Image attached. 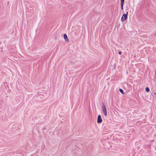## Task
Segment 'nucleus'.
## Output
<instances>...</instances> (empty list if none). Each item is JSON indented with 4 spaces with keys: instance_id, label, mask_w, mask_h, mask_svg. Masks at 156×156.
I'll return each mask as SVG.
<instances>
[{
    "instance_id": "nucleus-1",
    "label": "nucleus",
    "mask_w": 156,
    "mask_h": 156,
    "mask_svg": "<svg viewBox=\"0 0 156 156\" xmlns=\"http://www.w3.org/2000/svg\"><path fill=\"white\" fill-rule=\"evenodd\" d=\"M128 13V12H127L126 14H124L123 15L121 18V21H124L127 19V17Z\"/></svg>"
},
{
    "instance_id": "nucleus-2",
    "label": "nucleus",
    "mask_w": 156,
    "mask_h": 156,
    "mask_svg": "<svg viewBox=\"0 0 156 156\" xmlns=\"http://www.w3.org/2000/svg\"><path fill=\"white\" fill-rule=\"evenodd\" d=\"M102 110L103 113L105 116H106L107 111L105 106L104 104L102 105Z\"/></svg>"
},
{
    "instance_id": "nucleus-3",
    "label": "nucleus",
    "mask_w": 156,
    "mask_h": 156,
    "mask_svg": "<svg viewBox=\"0 0 156 156\" xmlns=\"http://www.w3.org/2000/svg\"><path fill=\"white\" fill-rule=\"evenodd\" d=\"M102 121V120L101 118V115H99L98 116V119H97V122L98 123H100Z\"/></svg>"
},
{
    "instance_id": "nucleus-4",
    "label": "nucleus",
    "mask_w": 156,
    "mask_h": 156,
    "mask_svg": "<svg viewBox=\"0 0 156 156\" xmlns=\"http://www.w3.org/2000/svg\"><path fill=\"white\" fill-rule=\"evenodd\" d=\"M64 38L66 41H68V38L67 35L66 34H64Z\"/></svg>"
},
{
    "instance_id": "nucleus-5",
    "label": "nucleus",
    "mask_w": 156,
    "mask_h": 156,
    "mask_svg": "<svg viewBox=\"0 0 156 156\" xmlns=\"http://www.w3.org/2000/svg\"><path fill=\"white\" fill-rule=\"evenodd\" d=\"M145 90L147 92H148L150 91V89L148 87H147L145 88Z\"/></svg>"
},
{
    "instance_id": "nucleus-6",
    "label": "nucleus",
    "mask_w": 156,
    "mask_h": 156,
    "mask_svg": "<svg viewBox=\"0 0 156 156\" xmlns=\"http://www.w3.org/2000/svg\"><path fill=\"white\" fill-rule=\"evenodd\" d=\"M119 90L122 94H123V93H124L123 90L121 89L120 88L119 89Z\"/></svg>"
},
{
    "instance_id": "nucleus-7",
    "label": "nucleus",
    "mask_w": 156,
    "mask_h": 156,
    "mask_svg": "<svg viewBox=\"0 0 156 156\" xmlns=\"http://www.w3.org/2000/svg\"><path fill=\"white\" fill-rule=\"evenodd\" d=\"M124 0H121V4H124Z\"/></svg>"
},
{
    "instance_id": "nucleus-8",
    "label": "nucleus",
    "mask_w": 156,
    "mask_h": 156,
    "mask_svg": "<svg viewBox=\"0 0 156 156\" xmlns=\"http://www.w3.org/2000/svg\"><path fill=\"white\" fill-rule=\"evenodd\" d=\"M123 4H121V9L122 10L123 9Z\"/></svg>"
},
{
    "instance_id": "nucleus-9",
    "label": "nucleus",
    "mask_w": 156,
    "mask_h": 156,
    "mask_svg": "<svg viewBox=\"0 0 156 156\" xmlns=\"http://www.w3.org/2000/svg\"><path fill=\"white\" fill-rule=\"evenodd\" d=\"M119 54L121 55V51L119 52Z\"/></svg>"
}]
</instances>
